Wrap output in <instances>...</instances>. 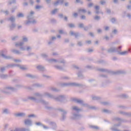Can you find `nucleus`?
<instances>
[{
	"label": "nucleus",
	"instance_id": "f257e3e1",
	"mask_svg": "<svg viewBox=\"0 0 131 131\" xmlns=\"http://www.w3.org/2000/svg\"><path fill=\"white\" fill-rule=\"evenodd\" d=\"M113 121L116 120V121H119L118 124H115L113 127L111 128L112 131H120V130L117 129L118 126H121V123H127L128 122V120L125 119H122L119 117H114L112 119Z\"/></svg>",
	"mask_w": 131,
	"mask_h": 131
},
{
	"label": "nucleus",
	"instance_id": "f03ea898",
	"mask_svg": "<svg viewBox=\"0 0 131 131\" xmlns=\"http://www.w3.org/2000/svg\"><path fill=\"white\" fill-rule=\"evenodd\" d=\"M46 109H47L48 110H56L57 111H59V112H62L61 114V118L60 120L61 121H65L66 120V118H67V111L62 108H55L52 106H45Z\"/></svg>",
	"mask_w": 131,
	"mask_h": 131
},
{
	"label": "nucleus",
	"instance_id": "7ed1b4c3",
	"mask_svg": "<svg viewBox=\"0 0 131 131\" xmlns=\"http://www.w3.org/2000/svg\"><path fill=\"white\" fill-rule=\"evenodd\" d=\"M45 96L48 97V98H50L51 99H53L55 100L57 102H60V103H63L65 104V103H67V101L64 95H59L58 97H56L55 96L48 93L45 92L44 94Z\"/></svg>",
	"mask_w": 131,
	"mask_h": 131
},
{
	"label": "nucleus",
	"instance_id": "20e7f679",
	"mask_svg": "<svg viewBox=\"0 0 131 131\" xmlns=\"http://www.w3.org/2000/svg\"><path fill=\"white\" fill-rule=\"evenodd\" d=\"M97 71H100L101 72H106V73H110L112 75H120L121 74H126V72L124 70H118L113 71L106 69H98Z\"/></svg>",
	"mask_w": 131,
	"mask_h": 131
},
{
	"label": "nucleus",
	"instance_id": "39448f33",
	"mask_svg": "<svg viewBox=\"0 0 131 131\" xmlns=\"http://www.w3.org/2000/svg\"><path fill=\"white\" fill-rule=\"evenodd\" d=\"M60 86L61 88H65L66 86H76L77 88H83V86H85L87 88L85 85L76 82L61 83H60Z\"/></svg>",
	"mask_w": 131,
	"mask_h": 131
},
{
	"label": "nucleus",
	"instance_id": "423d86ee",
	"mask_svg": "<svg viewBox=\"0 0 131 131\" xmlns=\"http://www.w3.org/2000/svg\"><path fill=\"white\" fill-rule=\"evenodd\" d=\"M34 14V12L31 11L30 14L27 16V18L28 20L25 22V25H30V24H36V20L34 19L33 15Z\"/></svg>",
	"mask_w": 131,
	"mask_h": 131
},
{
	"label": "nucleus",
	"instance_id": "0eeeda50",
	"mask_svg": "<svg viewBox=\"0 0 131 131\" xmlns=\"http://www.w3.org/2000/svg\"><path fill=\"white\" fill-rule=\"evenodd\" d=\"M9 91H12V92H16V91H17V89L11 86H7L4 87V88L3 90H1L0 91L1 93H3V94H4L7 96H10V95H11L12 93Z\"/></svg>",
	"mask_w": 131,
	"mask_h": 131
},
{
	"label": "nucleus",
	"instance_id": "6e6552de",
	"mask_svg": "<svg viewBox=\"0 0 131 131\" xmlns=\"http://www.w3.org/2000/svg\"><path fill=\"white\" fill-rule=\"evenodd\" d=\"M28 99L31 101H35L36 103H41V104H42L43 105H49V102H47L42 99H37L36 97L30 96L28 97Z\"/></svg>",
	"mask_w": 131,
	"mask_h": 131
},
{
	"label": "nucleus",
	"instance_id": "1a4fd4ad",
	"mask_svg": "<svg viewBox=\"0 0 131 131\" xmlns=\"http://www.w3.org/2000/svg\"><path fill=\"white\" fill-rule=\"evenodd\" d=\"M7 53H8V50H7V49H5L2 50H0V57H2L5 60H11L13 59V57L5 55V54H7Z\"/></svg>",
	"mask_w": 131,
	"mask_h": 131
},
{
	"label": "nucleus",
	"instance_id": "9d476101",
	"mask_svg": "<svg viewBox=\"0 0 131 131\" xmlns=\"http://www.w3.org/2000/svg\"><path fill=\"white\" fill-rule=\"evenodd\" d=\"M81 117V115L76 114V113H73L72 116H71L70 119H72V120H78L80 119Z\"/></svg>",
	"mask_w": 131,
	"mask_h": 131
},
{
	"label": "nucleus",
	"instance_id": "9b49d317",
	"mask_svg": "<svg viewBox=\"0 0 131 131\" xmlns=\"http://www.w3.org/2000/svg\"><path fill=\"white\" fill-rule=\"evenodd\" d=\"M25 77L28 78H31V79H39V76L37 75H32L31 74H26Z\"/></svg>",
	"mask_w": 131,
	"mask_h": 131
},
{
	"label": "nucleus",
	"instance_id": "f8f14e48",
	"mask_svg": "<svg viewBox=\"0 0 131 131\" xmlns=\"http://www.w3.org/2000/svg\"><path fill=\"white\" fill-rule=\"evenodd\" d=\"M75 102L78 103V104H80L84 107H89V104L88 103H84V102H83V100H82L75 99Z\"/></svg>",
	"mask_w": 131,
	"mask_h": 131
},
{
	"label": "nucleus",
	"instance_id": "ddd939ff",
	"mask_svg": "<svg viewBox=\"0 0 131 131\" xmlns=\"http://www.w3.org/2000/svg\"><path fill=\"white\" fill-rule=\"evenodd\" d=\"M45 94H46V93H44L43 94H42L41 93L36 92L34 94V97H36V98H39V99H41L44 96H46L45 95Z\"/></svg>",
	"mask_w": 131,
	"mask_h": 131
},
{
	"label": "nucleus",
	"instance_id": "4468645a",
	"mask_svg": "<svg viewBox=\"0 0 131 131\" xmlns=\"http://www.w3.org/2000/svg\"><path fill=\"white\" fill-rule=\"evenodd\" d=\"M70 35H71V36H75V38H78V36H79V32H77L74 33L73 31H70Z\"/></svg>",
	"mask_w": 131,
	"mask_h": 131
},
{
	"label": "nucleus",
	"instance_id": "2eb2a0df",
	"mask_svg": "<svg viewBox=\"0 0 131 131\" xmlns=\"http://www.w3.org/2000/svg\"><path fill=\"white\" fill-rule=\"evenodd\" d=\"M120 114H122L124 116H127V117H131V112H125L123 111H119Z\"/></svg>",
	"mask_w": 131,
	"mask_h": 131
},
{
	"label": "nucleus",
	"instance_id": "dca6fc26",
	"mask_svg": "<svg viewBox=\"0 0 131 131\" xmlns=\"http://www.w3.org/2000/svg\"><path fill=\"white\" fill-rule=\"evenodd\" d=\"M64 0H57L53 3V5L55 7H57V6H58L59 5H63V4H64Z\"/></svg>",
	"mask_w": 131,
	"mask_h": 131
},
{
	"label": "nucleus",
	"instance_id": "f3484780",
	"mask_svg": "<svg viewBox=\"0 0 131 131\" xmlns=\"http://www.w3.org/2000/svg\"><path fill=\"white\" fill-rule=\"evenodd\" d=\"M24 123L25 125H28V126H31L32 125V121L28 119L25 120Z\"/></svg>",
	"mask_w": 131,
	"mask_h": 131
},
{
	"label": "nucleus",
	"instance_id": "a211bd4d",
	"mask_svg": "<svg viewBox=\"0 0 131 131\" xmlns=\"http://www.w3.org/2000/svg\"><path fill=\"white\" fill-rule=\"evenodd\" d=\"M117 50H116V47H111L107 50V53H116Z\"/></svg>",
	"mask_w": 131,
	"mask_h": 131
},
{
	"label": "nucleus",
	"instance_id": "6ab92c4d",
	"mask_svg": "<svg viewBox=\"0 0 131 131\" xmlns=\"http://www.w3.org/2000/svg\"><path fill=\"white\" fill-rule=\"evenodd\" d=\"M58 17L61 19H63V18L64 20L66 21V22L68 21V17L66 16H64V14H63V13H59L58 14Z\"/></svg>",
	"mask_w": 131,
	"mask_h": 131
},
{
	"label": "nucleus",
	"instance_id": "aec40b11",
	"mask_svg": "<svg viewBox=\"0 0 131 131\" xmlns=\"http://www.w3.org/2000/svg\"><path fill=\"white\" fill-rule=\"evenodd\" d=\"M14 115L15 117H25L26 114L25 113H18L14 114Z\"/></svg>",
	"mask_w": 131,
	"mask_h": 131
},
{
	"label": "nucleus",
	"instance_id": "412c9836",
	"mask_svg": "<svg viewBox=\"0 0 131 131\" xmlns=\"http://www.w3.org/2000/svg\"><path fill=\"white\" fill-rule=\"evenodd\" d=\"M93 28V25L89 24L88 26H86L84 28V31H88V30H91Z\"/></svg>",
	"mask_w": 131,
	"mask_h": 131
},
{
	"label": "nucleus",
	"instance_id": "4be33fe9",
	"mask_svg": "<svg viewBox=\"0 0 131 131\" xmlns=\"http://www.w3.org/2000/svg\"><path fill=\"white\" fill-rule=\"evenodd\" d=\"M16 67H19L21 69V70H28V68H26V66H21L20 64H16Z\"/></svg>",
	"mask_w": 131,
	"mask_h": 131
},
{
	"label": "nucleus",
	"instance_id": "5701e85b",
	"mask_svg": "<svg viewBox=\"0 0 131 131\" xmlns=\"http://www.w3.org/2000/svg\"><path fill=\"white\" fill-rule=\"evenodd\" d=\"M78 77L79 78H80L81 79H83L84 78V76H83V74H82V72L81 71H79L77 73Z\"/></svg>",
	"mask_w": 131,
	"mask_h": 131
},
{
	"label": "nucleus",
	"instance_id": "b1692460",
	"mask_svg": "<svg viewBox=\"0 0 131 131\" xmlns=\"http://www.w3.org/2000/svg\"><path fill=\"white\" fill-rule=\"evenodd\" d=\"M94 9L95 10V14L98 15L100 14V6L98 5H96L94 7Z\"/></svg>",
	"mask_w": 131,
	"mask_h": 131
},
{
	"label": "nucleus",
	"instance_id": "393cba45",
	"mask_svg": "<svg viewBox=\"0 0 131 131\" xmlns=\"http://www.w3.org/2000/svg\"><path fill=\"white\" fill-rule=\"evenodd\" d=\"M102 112L103 113H106L107 114H112V113H113V112L112 111H110L107 109L102 110Z\"/></svg>",
	"mask_w": 131,
	"mask_h": 131
},
{
	"label": "nucleus",
	"instance_id": "a878e982",
	"mask_svg": "<svg viewBox=\"0 0 131 131\" xmlns=\"http://www.w3.org/2000/svg\"><path fill=\"white\" fill-rule=\"evenodd\" d=\"M36 69L39 71H45V68L41 65H38L36 67Z\"/></svg>",
	"mask_w": 131,
	"mask_h": 131
},
{
	"label": "nucleus",
	"instance_id": "bb28decb",
	"mask_svg": "<svg viewBox=\"0 0 131 131\" xmlns=\"http://www.w3.org/2000/svg\"><path fill=\"white\" fill-rule=\"evenodd\" d=\"M9 77V75L7 74H0V78L1 79H7Z\"/></svg>",
	"mask_w": 131,
	"mask_h": 131
},
{
	"label": "nucleus",
	"instance_id": "cd10ccee",
	"mask_svg": "<svg viewBox=\"0 0 131 131\" xmlns=\"http://www.w3.org/2000/svg\"><path fill=\"white\" fill-rule=\"evenodd\" d=\"M14 67H17V64L13 63V64H8L6 66V68H13Z\"/></svg>",
	"mask_w": 131,
	"mask_h": 131
},
{
	"label": "nucleus",
	"instance_id": "c85d7f7f",
	"mask_svg": "<svg viewBox=\"0 0 131 131\" xmlns=\"http://www.w3.org/2000/svg\"><path fill=\"white\" fill-rule=\"evenodd\" d=\"M10 113L9 108H4L2 111V114H10Z\"/></svg>",
	"mask_w": 131,
	"mask_h": 131
},
{
	"label": "nucleus",
	"instance_id": "c756f323",
	"mask_svg": "<svg viewBox=\"0 0 131 131\" xmlns=\"http://www.w3.org/2000/svg\"><path fill=\"white\" fill-rule=\"evenodd\" d=\"M54 67L56 69H57V70H61V71H63V70H64V68H63V67H62V66L55 65L54 66Z\"/></svg>",
	"mask_w": 131,
	"mask_h": 131
},
{
	"label": "nucleus",
	"instance_id": "7c9ffc66",
	"mask_svg": "<svg viewBox=\"0 0 131 131\" xmlns=\"http://www.w3.org/2000/svg\"><path fill=\"white\" fill-rule=\"evenodd\" d=\"M11 52L13 53V54H16V55H21L22 52L19 51V50H17L16 49H13Z\"/></svg>",
	"mask_w": 131,
	"mask_h": 131
},
{
	"label": "nucleus",
	"instance_id": "2f4dec72",
	"mask_svg": "<svg viewBox=\"0 0 131 131\" xmlns=\"http://www.w3.org/2000/svg\"><path fill=\"white\" fill-rule=\"evenodd\" d=\"M119 97V98H121V99H128V95L124 94L120 95Z\"/></svg>",
	"mask_w": 131,
	"mask_h": 131
},
{
	"label": "nucleus",
	"instance_id": "473e14b6",
	"mask_svg": "<svg viewBox=\"0 0 131 131\" xmlns=\"http://www.w3.org/2000/svg\"><path fill=\"white\" fill-rule=\"evenodd\" d=\"M129 52V50L128 51H124V52H119L118 54L120 55L121 56H125V55H127L128 54V52Z\"/></svg>",
	"mask_w": 131,
	"mask_h": 131
},
{
	"label": "nucleus",
	"instance_id": "72a5a7b5",
	"mask_svg": "<svg viewBox=\"0 0 131 131\" xmlns=\"http://www.w3.org/2000/svg\"><path fill=\"white\" fill-rule=\"evenodd\" d=\"M92 98L93 101H99V100H101V99H102V98H101L100 97L96 96H92Z\"/></svg>",
	"mask_w": 131,
	"mask_h": 131
},
{
	"label": "nucleus",
	"instance_id": "f704fd0d",
	"mask_svg": "<svg viewBox=\"0 0 131 131\" xmlns=\"http://www.w3.org/2000/svg\"><path fill=\"white\" fill-rule=\"evenodd\" d=\"M33 86H35L36 88H42L43 87V84L36 83L33 84Z\"/></svg>",
	"mask_w": 131,
	"mask_h": 131
},
{
	"label": "nucleus",
	"instance_id": "c9c22d12",
	"mask_svg": "<svg viewBox=\"0 0 131 131\" xmlns=\"http://www.w3.org/2000/svg\"><path fill=\"white\" fill-rule=\"evenodd\" d=\"M78 27L80 29H83V30H84L85 26H84V24L83 23L79 24L78 25Z\"/></svg>",
	"mask_w": 131,
	"mask_h": 131
},
{
	"label": "nucleus",
	"instance_id": "e433bc0d",
	"mask_svg": "<svg viewBox=\"0 0 131 131\" xmlns=\"http://www.w3.org/2000/svg\"><path fill=\"white\" fill-rule=\"evenodd\" d=\"M10 31L14 30V28L16 27V24L15 23H12L11 25L9 26Z\"/></svg>",
	"mask_w": 131,
	"mask_h": 131
},
{
	"label": "nucleus",
	"instance_id": "4c0bfd02",
	"mask_svg": "<svg viewBox=\"0 0 131 131\" xmlns=\"http://www.w3.org/2000/svg\"><path fill=\"white\" fill-rule=\"evenodd\" d=\"M48 62H49V63H57L58 62V60L54 58L50 59L48 60Z\"/></svg>",
	"mask_w": 131,
	"mask_h": 131
},
{
	"label": "nucleus",
	"instance_id": "58836bf2",
	"mask_svg": "<svg viewBox=\"0 0 131 131\" xmlns=\"http://www.w3.org/2000/svg\"><path fill=\"white\" fill-rule=\"evenodd\" d=\"M57 62L60 63L61 64H63V66H65V64L66 63V61L64 59H61V60H57Z\"/></svg>",
	"mask_w": 131,
	"mask_h": 131
},
{
	"label": "nucleus",
	"instance_id": "ea45409f",
	"mask_svg": "<svg viewBox=\"0 0 131 131\" xmlns=\"http://www.w3.org/2000/svg\"><path fill=\"white\" fill-rule=\"evenodd\" d=\"M17 131H30L29 129H26L25 128H17Z\"/></svg>",
	"mask_w": 131,
	"mask_h": 131
},
{
	"label": "nucleus",
	"instance_id": "a19ab883",
	"mask_svg": "<svg viewBox=\"0 0 131 131\" xmlns=\"http://www.w3.org/2000/svg\"><path fill=\"white\" fill-rule=\"evenodd\" d=\"M87 107H89V108H90V109H91L92 110H99V108L98 107H96V106H87Z\"/></svg>",
	"mask_w": 131,
	"mask_h": 131
},
{
	"label": "nucleus",
	"instance_id": "79ce46f5",
	"mask_svg": "<svg viewBox=\"0 0 131 131\" xmlns=\"http://www.w3.org/2000/svg\"><path fill=\"white\" fill-rule=\"evenodd\" d=\"M73 110H74L75 111H77V112H79V111H82V110L77 108V106H74L73 107Z\"/></svg>",
	"mask_w": 131,
	"mask_h": 131
},
{
	"label": "nucleus",
	"instance_id": "37998d69",
	"mask_svg": "<svg viewBox=\"0 0 131 131\" xmlns=\"http://www.w3.org/2000/svg\"><path fill=\"white\" fill-rule=\"evenodd\" d=\"M8 20L11 21L12 23H14V22H15V17L11 16L9 18H8Z\"/></svg>",
	"mask_w": 131,
	"mask_h": 131
},
{
	"label": "nucleus",
	"instance_id": "c03bdc74",
	"mask_svg": "<svg viewBox=\"0 0 131 131\" xmlns=\"http://www.w3.org/2000/svg\"><path fill=\"white\" fill-rule=\"evenodd\" d=\"M50 125L53 127V128L57 127V124L54 122H50Z\"/></svg>",
	"mask_w": 131,
	"mask_h": 131
},
{
	"label": "nucleus",
	"instance_id": "a18cd8bd",
	"mask_svg": "<svg viewBox=\"0 0 131 131\" xmlns=\"http://www.w3.org/2000/svg\"><path fill=\"white\" fill-rule=\"evenodd\" d=\"M50 22L52 24H57V20L55 18H52L50 19Z\"/></svg>",
	"mask_w": 131,
	"mask_h": 131
},
{
	"label": "nucleus",
	"instance_id": "49530a36",
	"mask_svg": "<svg viewBox=\"0 0 131 131\" xmlns=\"http://www.w3.org/2000/svg\"><path fill=\"white\" fill-rule=\"evenodd\" d=\"M41 57H42V58H48V57H49V55H48V54H46V53H41L40 54Z\"/></svg>",
	"mask_w": 131,
	"mask_h": 131
},
{
	"label": "nucleus",
	"instance_id": "de8ad7c7",
	"mask_svg": "<svg viewBox=\"0 0 131 131\" xmlns=\"http://www.w3.org/2000/svg\"><path fill=\"white\" fill-rule=\"evenodd\" d=\"M105 11L106 14H108V15H110L111 14V9L110 8H105Z\"/></svg>",
	"mask_w": 131,
	"mask_h": 131
},
{
	"label": "nucleus",
	"instance_id": "09e8293b",
	"mask_svg": "<svg viewBox=\"0 0 131 131\" xmlns=\"http://www.w3.org/2000/svg\"><path fill=\"white\" fill-rule=\"evenodd\" d=\"M68 26H69L70 28H75V25H74V24H68Z\"/></svg>",
	"mask_w": 131,
	"mask_h": 131
},
{
	"label": "nucleus",
	"instance_id": "8fccbe9b",
	"mask_svg": "<svg viewBox=\"0 0 131 131\" xmlns=\"http://www.w3.org/2000/svg\"><path fill=\"white\" fill-rule=\"evenodd\" d=\"M90 127L91 128H93V129H96V130H99L100 129V128L97 126H95V125H91Z\"/></svg>",
	"mask_w": 131,
	"mask_h": 131
},
{
	"label": "nucleus",
	"instance_id": "3c124183",
	"mask_svg": "<svg viewBox=\"0 0 131 131\" xmlns=\"http://www.w3.org/2000/svg\"><path fill=\"white\" fill-rule=\"evenodd\" d=\"M24 45V42H20L19 43H16L15 44V47H22Z\"/></svg>",
	"mask_w": 131,
	"mask_h": 131
},
{
	"label": "nucleus",
	"instance_id": "603ef678",
	"mask_svg": "<svg viewBox=\"0 0 131 131\" xmlns=\"http://www.w3.org/2000/svg\"><path fill=\"white\" fill-rule=\"evenodd\" d=\"M94 19L96 21H99V20H101V17L100 16L96 15L94 17Z\"/></svg>",
	"mask_w": 131,
	"mask_h": 131
},
{
	"label": "nucleus",
	"instance_id": "864d4df0",
	"mask_svg": "<svg viewBox=\"0 0 131 131\" xmlns=\"http://www.w3.org/2000/svg\"><path fill=\"white\" fill-rule=\"evenodd\" d=\"M76 4L83 5V1L82 0H76Z\"/></svg>",
	"mask_w": 131,
	"mask_h": 131
},
{
	"label": "nucleus",
	"instance_id": "5fc2aeb1",
	"mask_svg": "<svg viewBox=\"0 0 131 131\" xmlns=\"http://www.w3.org/2000/svg\"><path fill=\"white\" fill-rule=\"evenodd\" d=\"M17 10V6H15L11 9V13H14Z\"/></svg>",
	"mask_w": 131,
	"mask_h": 131
},
{
	"label": "nucleus",
	"instance_id": "6e6d98bb",
	"mask_svg": "<svg viewBox=\"0 0 131 131\" xmlns=\"http://www.w3.org/2000/svg\"><path fill=\"white\" fill-rule=\"evenodd\" d=\"M23 86H24L22 84H16L15 85V89H17V90H18V89H21V88H23Z\"/></svg>",
	"mask_w": 131,
	"mask_h": 131
},
{
	"label": "nucleus",
	"instance_id": "4d7b16f0",
	"mask_svg": "<svg viewBox=\"0 0 131 131\" xmlns=\"http://www.w3.org/2000/svg\"><path fill=\"white\" fill-rule=\"evenodd\" d=\"M87 7H88V8H93V7H94V3H90L88 4Z\"/></svg>",
	"mask_w": 131,
	"mask_h": 131
},
{
	"label": "nucleus",
	"instance_id": "13d9d810",
	"mask_svg": "<svg viewBox=\"0 0 131 131\" xmlns=\"http://www.w3.org/2000/svg\"><path fill=\"white\" fill-rule=\"evenodd\" d=\"M77 45L78 46V47H82V46H83V43H82V41H78Z\"/></svg>",
	"mask_w": 131,
	"mask_h": 131
},
{
	"label": "nucleus",
	"instance_id": "bf43d9fd",
	"mask_svg": "<svg viewBox=\"0 0 131 131\" xmlns=\"http://www.w3.org/2000/svg\"><path fill=\"white\" fill-rule=\"evenodd\" d=\"M17 16L18 18H24V14L22 13H19Z\"/></svg>",
	"mask_w": 131,
	"mask_h": 131
},
{
	"label": "nucleus",
	"instance_id": "052dcab7",
	"mask_svg": "<svg viewBox=\"0 0 131 131\" xmlns=\"http://www.w3.org/2000/svg\"><path fill=\"white\" fill-rule=\"evenodd\" d=\"M6 67H1L0 68V71L2 73H4V72H5V71H6Z\"/></svg>",
	"mask_w": 131,
	"mask_h": 131
},
{
	"label": "nucleus",
	"instance_id": "680f3d73",
	"mask_svg": "<svg viewBox=\"0 0 131 131\" xmlns=\"http://www.w3.org/2000/svg\"><path fill=\"white\" fill-rule=\"evenodd\" d=\"M16 0H13L12 1H8V5H12V4H16Z\"/></svg>",
	"mask_w": 131,
	"mask_h": 131
},
{
	"label": "nucleus",
	"instance_id": "e2e57ef3",
	"mask_svg": "<svg viewBox=\"0 0 131 131\" xmlns=\"http://www.w3.org/2000/svg\"><path fill=\"white\" fill-rule=\"evenodd\" d=\"M78 12L79 13H80V12H82V13H83V14H85V13H86V10L85 9H80L78 10Z\"/></svg>",
	"mask_w": 131,
	"mask_h": 131
},
{
	"label": "nucleus",
	"instance_id": "0e129e2a",
	"mask_svg": "<svg viewBox=\"0 0 131 131\" xmlns=\"http://www.w3.org/2000/svg\"><path fill=\"white\" fill-rule=\"evenodd\" d=\"M122 48V46H120L118 48H116V50H117L116 53H118V52H120V51H121Z\"/></svg>",
	"mask_w": 131,
	"mask_h": 131
},
{
	"label": "nucleus",
	"instance_id": "69168bd1",
	"mask_svg": "<svg viewBox=\"0 0 131 131\" xmlns=\"http://www.w3.org/2000/svg\"><path fill=\"white\" fill-rule=\"evenodd\" d=\"M58 12V9L55 8L54 9L52 12H51V14L52 15H55V14H56V13H57Z\"/></svg>",
	"mask_w": 131,
	"mask_h": 131
},
{
	"label": "nucleus",
	"instance_id": "338daca9",
	"mask_svg": "<svg viewBox=\"0 0 131 131\" xmlns=\"http://www.w3.org/2000/svg\"><path fill=\"white\" fill-rule=\"evenodd\" d=\"M102 105H104V106H107L108 105H110V103L108 102H100Z\"/></svg>",
	"mask_w": 131,
	"mask_h": 131
},
{
	"label": "nucleus",
	"instance_id": "774afa93",
	"mask_svg": "<svg viewBox=\"0 0 131 131\" xmlns=\"http://www.w3.org/2000/svg\"><path fill=\"white\" fill-rule=\"evenodd\" d=\"M51 90L53 92H56V93H58V92H60V90H59V89H58L57 88H52Z\"/></svg>",
	"mask_w": 131,
	"mask_h": 131
}]
</instances>
